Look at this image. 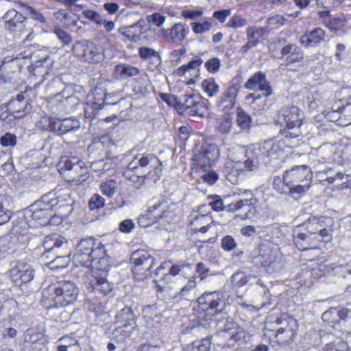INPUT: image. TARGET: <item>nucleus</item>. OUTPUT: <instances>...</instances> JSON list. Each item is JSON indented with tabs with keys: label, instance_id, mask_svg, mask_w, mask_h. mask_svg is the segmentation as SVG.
<instances>
[{
	"label": "nucleus",
	"instance_id": "1",
	"mask_svg": "<svg viewBox=\"0 0 351 351\" xmlns=\"http://www.w3.org/2000/svg\"><path fill=\"white\" fill-rule=\"evenodd\" d=\"M162 171V162L154 154L136 155L128 165L125 176L139 187L155 184Z\"/></svg>",
	"mask_w": 351,
	"mask_h": 351
},
{
	"label": "nucleus",
	"instance_id": "2",
	"mask_svg": "<svg viewBox=\"0 0 351 351\" xmlns=\"http://www.w3.org/2000/svg\"><path fill=\"white\" fill-rule=\"evenodd\" d=\"M79 289L71 280H62L43 291V300L47 308L65 307L76 302Z\"/></svg>",
	"mask_w": 351,
	"mask_h": 351
},
{
	"label": "nucleus",
	"instance_id": "3",
	"mask_svg": "<svg viewBox=\"0 0 351 351\" xmlns=\"http://www.w3.org/2000/svg\"><path fill=\"white\" fill-rule=\"evenodd\" d=\"M105 259L106 262L101 263H99V259H97L96 264L98 265L95 266L97 271H88L82 278L83 285L90 293L106 295L113 289V284L106 279L110 265L108 259L106 258Z\"/></svg>",
	"mask_w": 351,
	"mask_h": 351
},
{
	"label": "nucleus",
	"instance_id": "4",
	"mask_svg": "<svg viewBox=\"0 0 351 351\" xmlns=\"http://www.w3.org/2000/svg\"><path fill=\"white\" fill-rule=\"evenodd\" d=\"M300 110L295 106L281 108L276 117V123L281 127L280 133L285 138H293L301 134L302 114Z\"/></svg>",
	"mask_w": 351,
	"mask_h": 351
},
{
	"label": "nucleus",
	"instance_id": "5",
	"mask_svg": "<svg viewBox=\"0 0 351 351\" xmlns=\"http://www.w3.org/2000/svg\"><path fill=\"white\" fill-rule=\"evenodd\" d=\"M276 327L272 329H267L270 339L280 345L291 343L297 334V322L295 319H277Z\"/></svg>",
	"mask_w": 351,
	"mask_h": 351
},
{
	"label": "nucleus",
	"instance_id": "6",
	"mask_svg": "<svg viewBox=\"0 0 351 351\" xmlns=\"http://www.w3.org/2000/svg\"><path fill=\"white\" fill-rule=\"evenodd\" d=\"M333 226L334 221L331 217L311 216L298 226L309 234L319 236L318 238L323 242H328L332 238Z\"/></svg>",
	"mask_w": 351,
	"mask_h": 351
},
{
	"label": "nucleus",
	"instance_id": "7",
	"mask_svg": "<svg viewBox=\"0 0 351 351\" xmlns=\"http://www.w3.org/2000/svg\"><path fill=\"white\" fill-rule=\"evenodd\" d=\"M68 242L62 237L53 234L45 237L43 242L45 252L43 256L48 257V254L53 251L56 252V257L51 261V263L56 264L58 268L63 269L66 267L70 262L69 253L62 254L61 249L64 250L67 247Z\"/></svg>",
	"mask_w": 351,
	"mask_h": 351
},
{
	"label": "nucleus",
	"instance_id": "8",
	"mask_svg": "<svg viewBox=\"0 0 351 351\" xmlns=\"http://www.w3.org/2000/svg\"><path fill=\"white\" fill-rule=\"evenodd\" d=\"M72 51L77 58L89 64H98L105 59L104 49L88 40L75 42Z\"/></svg>",
	"mask_w": 351,
	"mask_h": 351
},
{
	"label": "nucleus",
	"instance_id": "9",
	"mask_svg": "<svg viewBox=\"0 0 351 351\" xmlns=\"http://www.w3.org/2000/svg\"><path fill=\"white\" fill-rule=\"evenodd\" d=\"M55 214L53 205L50 204L49 198L45 194L40 199L29 206L25 211V219H21L20 223H24L26 219L32 218L33 220L38 221L40 225L46 224Z\"/></svg>",
	"mask_w": 351,
	"mask_h": 351
},
{
	"label": "nucleus",
	"instance_id": "10",
	"mask_svg": "<svg viewBox=\"0 0 351 351\" xmlns=\"http://www.w3.org/2000/svg\"><path fill=\"white\" fill-rule=\"evenodd\" d=\"M254 153V145L247 147H234L228 150L227 160L244 169V171L256 170V161L250 154Z\"/></svg>",
	"mask_w": 351,
	"mask_h": 351
},
{
	"label": "nucleus",
	"instance_id": "11",
	"mask_svg": "<svg viewBox=\"0 0 351 351\" xmlns=\"http://www.w3.org/2000/svg\"><path fill=\"white\" fill-rule=\"evenodd\" d=\"M281 150L278 143L273 141H265L258 147L254 146V153H250L252 158L256 161V169L260 164L263 163L265 165H269V162L275 161L278 159Z\"/></svg>",
	"mask_w": 351,
	"mask_h": 351
},
{
	"label": "nucleus",
	"instance_id": "12",
	"mask_svg": "<svg viewBox=\"0 0 351 351\" xmlns=\"http://www.w3.org/2000/svg\"><path fill=\"white\" fill-rule=\"evenodd\" d=\"M130 261L134 264L132 271L134 275H138L142 278L151 275L150 270L154 264V258L148 252L144 250L135 251L131 255Z\"/></svg>",
	"mask_w": 351,
	"mask_h": 351
},
{
	"label": "nucleus",
	"instance_id": "13",
	"mask_svg": "<svg viewBox=\"0 0 351 351\" xmlns=\"http://www.w3.org/2000/svg\"><path fill=\"white\" fill-rule=\"evenodd\" d=\"M319 236L309 234L298 226L293 231V241L295 247L301 251L319 248L322 240Z\"/></svg>",
	"mask_w": 351,
	"mask_h": 351
},
{
	"label": "nucleus",
	"instance_id": "14",
	"mask_svg": "<svg viewBox=\"0 0 351 351\" xmlns=\"http://www.w3.org/2000/svg\"><path fill=\"white\" fill-rule=\"evenodd\" d=\"M117 312L114 317L115 324L125 325V327H136V308L132 304H125L122 301L117 302Z\"/></svg>",
	"mask_w": 351,
	"mask_h": 351
},
{
	"label": "nucleus",
	"instance_id": "15",
	"mask_svg": "<svg viewBox=\"0 0 351 351\" xmlns=\"http://www.w3.org/2000/svg\"><path fill=\"white\" fill-rule=\"evenodd\" d=\"M167 202L158 201L150 206L147 213L138 218V223L141 227H147L158 222L160 219L167 216Z\"/></svg>",
	"mask_w": 351,
	"mask_h": 351
},
{
	"label": "nucleus",
	"instance_id": "16",
	"mask_svg": "<svg viewBox=\"0 0 351 351\" xmlns=\"http://www.w3.org/2000/svg\"><path fill=\"white\" fill-rule=\"evenodd\" d=\"M45 195L49 198L50 204L53 205L54 210L64 208L68 214L72 212L73 200L71 198V193L68 189H61L58 191L54 190L46 193Z\"/></svg>",
	"mask_w": 351,
	"mask_h": 351
},
{
	"label": "nucleus",
	"instance_id": "17",
	"mask_svg": "<svg viewBox=\"0 0 351 351\" xmlns=\"http://www.w3.org/2000/svg\"><path fill=\"white\" fill-rule=\"evenodd\" d=\"M184 105L186 106V115L194 118L204 117L208 110L202 97L198 95L185 94Z\"/></svg>",
	"mask_w": 351,
	"mask_h": 351
},
{
	"label": "nucleus",
	"instance_id": "18",
	"mask_svg": "<svg viewBox=\"0 0 351 351\" xmlns=\"http://www.w3.org/2000/svg\"><path fill=\"white\" fill-rule=\"evenodd\" d=\"M285 180L288 184L311 183L313 172L307 165H297L285 171Z\"/></svg>",
	"mask_w": 351,
	"mask_h": 351
},
{
	"label": "nucleus",
	"instance_id": "19",
	"mask_svg": "<svg viewBox=\"0 0 351 351\" xmlns=\"http://www.w3.org/2000/svg\"><path fill=\"white\" fill-rule=\"evenodd\" d=\"M240 89L241 85L238 83L228 86L219 97L217 102V107L224 113H228L235 105L236 98Z\"/></svg>",
	"mask_w": 351,
	"mask_h": 351
},
{
	"label": "nucleus",
	"instance_id": "20",
	"mask_svg": "<svg viewBox=\"0 0 351 351\" xmlns=\"http://www.w3.org/2000/svg\"><path fill=\"white\" fill-rule=\"evenodd\" d=\"M5 108L18 119L23 118L32 110L29 99H25L23 93L17 94L15 97L11 99Z\"/></svg>",
	"mask_w": 351,
	"mask_h": 351
},
{
	"label": "nucleus",
	"instance_id": "21",
	"mask_svg": "<svg viewBox=\"0 0 351 351\" xmlns=\"http://www.w3.org/2000/svg\"><path fill=\"white\" fill-rule=\"evenodd\" d=\"M75 251L92 254L94 258H102L106 256L104 245L93 237L80 239L76 245Z\"/></svg>",
	"mask_w": 351,
	"mask_h": 351
},
{
	"label": "nucleus",
	"instance_id": "22",
	"mask_svg": "<svg viewBox=\"0 0 351 351\" xmlns=\"http://www.w3.org/2000/svg\"><path fill=\"white\" fill-rule=\"evenodd\" d=\"M197 301L202 311H215L214 314L222 312L223 308L219 307L225 305L221 299L220 293L217 291L206 292L199 297Z\"/></svg>",
	"mask_w": 351,
	"mask_h": 351
},
{
	"label": "nucleus",
	"instance_id": "23",
	"mask_svg": "<svg viewBox=\"0 0 351 351\" xmlns=\"http://www.w3.org/2000/svg\"><path fill=\"white\" fill-rule=\"evenodd\" d=\"M245 87L248 90H254L258 87L265 97L273 94L270 82L267 80L265 73L262 71L254 73L245 82Z\"/></svg>",
	"mask_w": 351,
	"mask_h": 351
},
{
	"label": "nucleus",
	"instance_id": "24",
	"mask_svg": "<svg viewBox=\"0 0 351 351\" xmlns=\"http://www.w3.org/2000/svg\"><path fill=\"white\" fill-rule=\"evenodd\" d=\"M226 208L230 213L241 210L243 213V218L245 219H250L253 217L256 213V207L252 202V198L239 199L236 202L229 204Z\"/></svg>",
	"mask_w": 351,
	"mask_h": 351
},
{
	"label": "nucleus",
	"instance_id": "25",
	"mask_svg": "<svg viewBox=\"0 0 351 351\" xmlns=\"http://www.w3.org/2000/svg\"><path fill=\"white\" fill-rule=\"evenodd\" d=\"M167 267H169V273L170 275L171 276H176L178 274H186V271H191L192 269L193 264L186 263L184 261H180L173 264L171 260L167 261L161 263L160 265L154 271L155 275L158 276L160 270Z\"/></svg>",
	"mask_w": 351,
	"mask_h": 351
},
{
	"label": "nucleus",
	"instance_id": "26",
	"mask_svg": "<svg viewBox=\"0 0 351 351\" xmlns=\"http://www.w3.org/2000/svg\"><path fill=\"white\" fill-rule=\"evenodd\" d=\"M80 121L75 117L64 119L57 117L55 133L59 136L74 133L80 130Z\"/></svg>",
	"mask_w": 351,
	"mask_h": 351
},
{
	"label": "nucleus",
	"instance_id": "27",
	"mask_svg": "<svg viewBox=\"0 0 351 351\" xmlns=\"http://www.w3.org/2000/svg\"><path fill=\"white\" fill-rule=\"evenodd\" d=\"M5 26L7 29L10 31L21 32L24 27V21L25 17L21 13H19L16 9L9 10L3 17Z\"/></svg>",
	"mask_w": 351,
	"mask_h": 351
},
{
	"label": "nucleus",
	"instance_id": "28",
	"mask_svg": "<svg viewBox=\"0 0 351 351\" xmlns=\"http://www.w3.org/2000/svg\"><path fill=\"white\" fill-rule=\"evenodd\" d=\"M325 38V31L320 27L306 32L300 39V43L305 47L318 46Z\"/></svg>",
	"mask_w": 351,
	"mask_h": 351
},
{
	"label": "nucleus",
	"instance_id": "29",
	"mask_svg": "<svg viewBox=\"0 0 351 351\" xmlns=\"http://www.w3.org/2000/svg\"><path fill=\"white\" fill-rule=\"evenodd\" d=\"M114 148H116L115 144L108 136H102L88 146L89 151H99V153H104L106 156L112 152Z\"/></svg>",
	"mask_w": 351,
	"mask_h": 351
},
{
	"label": "nucleus",
	"instance_id": "30",
	"mask_svg": "<svg viewBox=\"0 0 351 351\" xmlns=\"http://www.w3.org/2000/svg\"><path fill=\"white\" fill-rule=\"evenodd\" d=\"M97 259H99V263L101 262H106L105 256H103L102 258H94V256H92V254L79 252L76 251H75L73 257V262L77 267H83L86 268L92 267L93 263L96 262Z\"/></svg>",
	"mask_w": 351,
	"mask_h": 351
},
{
	"label": "nucleus",
	"instance_id": "31",
	"mask_svg": "<svg viewBox=\"0 0 351 351\" xmlns=\"http://www.w3.org/2000/svg\"><path fill=\"white\" fill-rule=\"evenodd\" d=\"M114 72L117 79L125 80L137 75L140 71L129 64H119L115 66Z\"/></svg>",
	"mask_w": 351,
	"mask_h": 351
},
{
	"label": "nucleus",
	"instance_id": "32",
	"mask_svg": "<svg viewBox=\"0 0 351 351\" xmlns=\"http://www.w3.org/2000/svg\"><path fill=\"white\" fill-rule=\"evenodd\" d=\"M189 32V29L186 25L176 23L171 29L170 40L173 44L179 45L186 38Z\"/></svg>",
	"mask_w": 351,
	"mask_h": 351
},
{
	"label": "nucleus",
	"instance_id": "33",
	"mask_svg": "<svg viewBox=\"0 0 351 351\" xmlns=\"http://www.w3.org/2000/svg\"><path fill=\"white\" fill-rule=\"evenodd\" d=\"M197 287L196 276H191L186 284L180 289L179 295L184 300L192 301L197 298L195 289Z\"/></svg>",
	"mask_w": 351,
	"mask_h": 351
},
{
	"label": "nucleus",
	"instance_id": "34",
	"mask_svg": "<svg viewBox=\"0 0 351 351\" xmlns=\"http://www.w3.org/2000/svg\"><path fill=\"white\" fill-rule=\"evenodd\" d=\"M245 32L247 38L258 40L259 43L269 35V29L267 27H249Z\"/></svg>",
	"mask_w": 351,
	"mask_h": 351
},
{
	"label": "nucleus",
	"instance_id": "35",
	"mask_svg": "<svg viewBox=\"0 0 351 351\" xmlns=\"http://www.w3.org/2000/svg\"><path fill=\"white\" fill-rule=\"evenodd\" d=\"M239 170L244 171L243 168L237 167V165L226 160L223 169V172L228 181L232 184L236 182Z\"/></svg>",
	"mask_w": 351,
	"mask_h": 351
},
{
	"label": "nucleus",
	"instance_id": "36",
	"mask_svg": "<svg viewBox=\"0 0 351 351\" xmlns=\"http://www.w3.org/2000/svg\"><path fill=\"white\" fill-rule=\"evenodd\" d=\"M57 117L43 116L36 123L37 129L43 131H49L55 133Z\"/></svg>",
	"mask_w": 351,
	"mask_h": 351
},
{
	"label": "nucleus",
	"instance_id": "37",
	"mask_svg": "<svg viewBox=\"0 0 351 351\" xmlns=\"http://www.w3.org/2000/svg\"><path fill=\"white\" fill-rule=\"evenodd\" d=\"M256 277L252 275L245 274L244 272L238 271L234 273L230 278V281L234 288L238 289L247 285L252 279Z\"/></svg>",
	"mask_w": 351,
	"mask_h": 351
},
{
	"label": "nucleus",
	"instance_id": "38",
	"mask_svg": "<svg viewBox=\"0 0 351 351\" xmlns=\"http://www.w3.org/2000/svg\"><path fill=\"white\" fill-rule=\"evenodd\" d=\"M343 91L347 92L348 94L350 95V101L346 104V106L342 105L341 106H338L337 110H332V111H329L326 113V117L330 121H337L340 119L339 114L343 110H348V111H351V89L345 88L343 90Z\"/></svg>",
	"mask_w": 351,
	"mask_h": 351
},
{
	"label": "nucleus",
	"instance_id": "39",
	"mask_svg": "<svg viewBox=\"0 0 351 351\" xmlns=\"http://www.w3.org/2000/svg\"><path fill=\"white\" fill-rule=\"evenodd\" d=\"M311 183L289 184L288 195H291L295 199L304 195L310 189Z\"/></svg>",
	"mask_w": 351,
	"mask_h": 351
},
{
	"label": "nucleus",
	"instance_id": "40",
	"mask_svg": "<svg viewBox=\"0 0 351 351\" xmlns=\"http://www.w3.org/2000/svg\"><path fill=\"white\" fill-rule=\"evenodd\" d=\"M219 156V151L215 145L208 144L202 147V157L207 160L208 163L215 161ZM206 163V161H204Z\"/></svg>",
	"mask_w": 351,
	"mask_h": 351
},
{
	"label": "nucleus",
	"instance_id": "41",
	"mask_svg": "<svg viewBox=\"0 0 351 351\" xmlns=\"http://www.w3.org/2000/svg\"><path fill=\"white\" fill-rule=\"evenodd\" d=\"M273 189L281 195H288L289 184L285 180V172L282 174V178L275 176L272 182Z\"/></svg>",
	"mask_w": 351,
	"mask_h": 351
},
{
	"label": "nucleus",
	"instance_id": "42",
	"mask_svg": "<svg viewBox=\"0 0 351 351\" xmlns=\"http://www.w3.org/2000/svg\"><path fill=\"white\" fill-rule=\"evenodd\" d=\"M237 123L241 129L248 130L252 123V117L243 108H237Z\"/></svg>",
	"mask_w": 351,
	"mask_h": 351
},
{
	"label": "nucleus",
	"instance_id": "43",
	"mask_svg": "<svg viewBox=\"0 0 351 351\" xmlns=\"http://www.w3.org/2000/svg\"><path fill=\"white\" fill-rule=\"evenodd\" d=\"M223 337L229 338V342L230 343L233 338H237L242 332L240 330V327L234 322H228L223 329Z\"/></svg>",
	"mask_w": 351,
	"mask_h": 351
},
{
	"label": "nucleus",
	"instance_id": "44",
	"mask_svg": "<svg viewBox=\"0 0 351 351\" xmlns=\"http://www.w3.org/2000/svg\"><path fill=\"white\" fill-rule=\"evenodd\" d=\"M87 309L93 313L96 317L101 316L105 311V306L101 302L96 298L87 300Z\"/></svg>",
	"mask_w": 351,
	"mask_h": 351
},
{
	"label": "nucleus",
	"instance_id": "45",
	"mask_svg": "<svg viewBox=\"0 0 351 351\" xmlns=\"http://www.w3.org/2000/svg\"><path fill=\"white\" fill-rule=\"evenodd\" d=\"M203 63V60L199 56H194L187 64L180 66L176 70V74L179 76L184 75L186 71L195 69Z\"/></svg>",
	"mask_w": 351,
	"mask_h": 351
},
{
	"label": "nucleus",
	"instance_id": "46",
	"mask_svg": "<svg viewBox=\"0 0 351 351\" xmlns=\"http://www.w3.org/2000/svg\"><path fill=\"white\" fill-rule=\"evenodd\" d=\"M202 88L208 97H213L219 91V86L213 77L203 80Z\"/></svg>",
	"mask_w": 351,
	"mask_h": 351
},
{
	"label": "nucleus",
	"instance_id": "47",
	"mask_svg": "<svg viewBox=\"0 0 351 351\" xmlns=\"http://www.w3.org/2000/svg\"><path fill=\"white\" fill-rule=\"evenodd\" d=\"M135 328L130 327H125V325L119 324V326L113 330V338L117 341L123 342L126 338L129 337L132 332Z\"/></svg>",
	"mask_w": 351,
	"mask_h": 351
},
{
	"label": "nucleus",
	"instance_id": "48",
	"mask_svg": "<svg viewBox=\"0 0 351 351\" xmlns=\"http://www.w3.org/2000/svg\"><path fill=\"white\" fill-rule=\"evenodd\" d=\"M16 8L20 10L21 11H25V13L30 14L32 19L37 20L39 22H45V18L41 13L37 12L34 8L29 6L28 5L23 2L16 3Z\"/></svg>",
	"mask_w": 351,
	"mask_h": 351
},
{
	"label": "nucleus",
	"instance_id": "49",
	"mask_svg": "<svg viewBox=\"0 0 351 351\" xmlns=\"http://www.w3.org/2000/svg\"><path fill=\"white\" fill-rule=\"evenodd\" d=\"M78 168L79 169H75L74 171L70 175V177L73 180L84 182L88 178V167L85 165L84 162L80 160L78 163Z\"/></svg>",
	"mask_w": 351,
	"mask_h": 351
},
{
	"label": "nucleus",
	"instance_id": "50",
	"mask_svg": "<svg viewBox=\"0 0 351 351\" xmlns=\"http://www.w3.org/2000/svg\"><path fill=\"white\" fill-rule=\"evenodd\" d=\"M211 346V337H206L193 341L189 348V351H209Z\"/></svg>",
	"mask_w": 351,
	"mask_h": 351
},
{
	"label": "nucleus",
	"instance_id": "51",
	"mask_svg": "<svg viewBox=\"0 0 351 351\" xmlns=\"http://www.w3.org/2000/svg\"><path fill=\"white\" fill-rule=\"evenodd\" d=\"M80 161V159L76 156L66 158L60 162V169L62 171H69L71 175V173L74 171L75 169H79L78 163Z\"/></svg>",
	"mask_w": 351,
	"mask_h": 351
},
{
	"label": "nucleus",
	"instance_id": "52",
	"mask_svg": "<svg viewBox=\"0 0 351 351\" xmlns=\"http://www.w3.org/2000/svg\"><path fill=\"white\" fill-rule=\"evenodd\" d=\"M121 34L131 42H137L141 36V32L136 29L134 25L125 27L123 30L120 29Z\"/></svg>",
	"mask_w": 351,
	"mask_h": 351
},
{
	"label": "nucleus",
	"instance_id": "53",
	"mask_svg": "<svg viewBox=\"0 0 351 351\" xmlns=\"http://www.w3.org/2000/svg\"><path fill=\"white\" fill-rule=\"evenodd\" d=\"M27 267H31L23 261H18L15 267L10 270V276L12 278V280L16 282L19 280L21 275L25 274Z\"/></svg>",
	"mask_w": 351,
	"mask_h": 351
},
{
	"label": "nucleus",
	"instance_id": "54",
	"mask_svg": "<svg viewBox=\"0 0 351 351\" xmlns=\"http://www.w3.org/2000/svg\"><path fill=\"white\" fill-rule=\"evenodd\" d=\"M138 56L142 60H148L154 58L160 60L159 53L154 49L147 47H141L138 49Z\"/></svg>",
	"mask_w": 351,
	"mask_h": 351
},
{
	"label": "nucleus",
	"instance_id": "55",
	"mask_svg": "<svg viewBox=\"0 0 351 351\" xmlns=\"http://www.w3.org/2000/svg\"><path fill=\"white\" fill-rule=\"evenodd\" d=\"M112 162H107L104 160H99L92 162L90 168L99 173L108 171L112 168Z\"/></svg>",
	"mask_w": 351,
	"mask_h": 351
},
{
	"label": "nucleus",
	"instance_id": "56",
	"mask_svg": "<svg viewBox=\"0 0 351 351\" xmlns=\"http://www.w3.org/2000/svg\"><path fill=\"white\" fill-rule=\"evenodd\" d=\"M116 182L113 180H108L100 186L102 193L107 197L112 196L116 191Z\"/></svg>",
	"mask_w": 351,
	"mask_h": 351
},
{
	"label": "nucleus",
	"instance_id": "57",
	"mask_svg": "<svg viewBox=\"0 0 351 351\" xmlns=\"http://www.w3.org/2000/svg\"><path fill=\"white\" fill-rule=\"evenodd\" d=\"M12 244L9 240L8 237L0 239V257H5L6 254L12 253Z\"/></svg>",
	"mask_w": 351,
	"mask_h": 351
},
{
	"label": "nucleus",
	"instance_id": "58",
	"mask_svg": "<svg viewBox=\"0 0 351 351\" xmlns=\"http://www.w3.org/2000/svg\"><path fill=\"white\" fill-rule=\"evenodd\" d=\"M154 282L155 283L157 291L158 292H163L166 288V286L172 282L171 276L169 272L166 273L160 279L154 280Z\"/></svg>",
	"mask_w": 351,
	"mask_h": 351
},
{
	"label": "nucleus",
	"instance_id": "59",
	"mask_svg": "<svg viewBox=\"0 0 351 351\" xmlns=\"http://www.w3.org/2000/svg\"><path fill=\"white\" fill-rule=\"evenodd\" d=\"M336 176L338 178V181L336 185L339 189H346L351 187V178L349 175L342 173L340 171L336 172Z\"/></svg>",
	"mask_w": 351,
	"mask_h": 351
},
{
	"label": "nucleus",
	"instance_id": "60",
	"mask_svg": "<svg viewBox=\"0 0 351 351\" xmlns=\"http://www.w3.org/2000/svg\"><path fill=\"white\" fill-rule=\"evenodd\" d=\"M210 201L208 204L211 206L213 210L215 211H222L226 209L223 199L219 195L209 196L208 197Z\"/></svg>",
	"mask_w": 351,
	"mask_h": 351
},
{
	"label": "nucleus",
	"instance_id": "61",
	"mask_svg": "<svg viewBox=\"0 0 351 351\" xmlns=\"http://www.w3.org/2000/svg\"><path fill=\"white\" fill-rule=\"evenodd\" d=\"M82 14L84 17L94 21L97 25H101L104 23L103 16L95 11L90 10H84Z\"/></svg>",
	"mask_w": 351,
	"mask_h": 351
},
{
	"label": "nucleus",
	"instance_id": "62",
	"mask_svg": "<svg viewBox=\"0 0 351 351\" xmlns=\"http://www.w3.org/2000/svg\"><path fill=\"white\" fill-rule=\"evenodd\" d=\"M105 205V199L99 194H94L89 200L88 206L90 210L99 209Z\"/></svg>",
	"mask_w": 351,
	"mask_h": 351
},
{
	"label": "nucleus",
	"instance_id": "63",
	"mask_svg": "<svg viewBox=\"0 0 351 351\" xmlns=\"http://www.w3.org/2000/svg\"><path fill=\"white\" fill-rule=\"evenodd\" d=\"M258 263H259L262 267H269L275 261V256L271 252L265 253L256 257Z\"/></svg>",
	"mask_w": 351,
	"mask_h": 351
},
{
	"label": "nucleus",
	"instance_id": "64",
	"mask_svg": "<svg viewBox=\"0 0 351 351\" xmlns=\"http://www.w3.org/2000/svg\"><path fill=\"white\" fill-rule=\"evenodd\" d=\"M220 66L221 61L218 58H210L205 63L206 70L210 73H217Z\"/></svg>",
	"mask_w": 351,
	"mask_h": 351
}]
</instances>
